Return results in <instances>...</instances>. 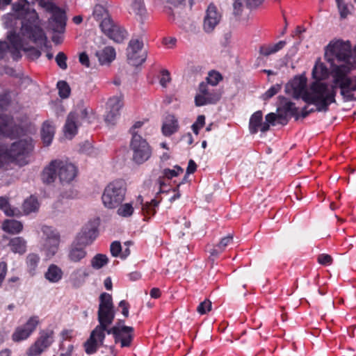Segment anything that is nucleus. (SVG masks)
<instances>
[{
    "mask_svg": "<svg viewBox=\"0 0 356 356\" xmlns=\"http://www.w3.org/2000/svg\"><path fill=\"white\" fill-rule=\"evenodd\" d=\"M352 45L349 40H332L325 49V59L330 64L332 82L339 86L345 101H356V76L348 74L355 68L350 62Z\"/></svg>",
    "mask_w": 356,
    "mask_h": 356,
    "instance_id": "f257e3e1",
    "label": "nucleus"
},
{
    "mask_svg": "<svg viewBox=\"0 0 356 356\" xmlns=\"http://www.w3.org/2000/svg\"><path fill=\"white\" fill-rule=\"evenodd\" d=\"M27 38L34 42L45 40L46 36L43 30L38 25L30 21H24L19 34L11 33L8 36L10 45L3 51V56L7 51H9L14 60L21 58L20 50L24 51V39Z\"/></svg>",
    "mask_w": 356,
    "mask_h": 356,
    "instance_id": "f03ea898",
    "label": "nucleus"
},
{
    "mask_svg": "<svg viewBox=\"0 0 356 356\" xmlns=\"http://www.w3.org/2000/svg\"><path fill=\"white\" fill-rule=\"evenodd\" d=\"M330 87L326 83L321 81H314L308 86L307 92L304 97V102L307 104H313L318 112H326L329 106L336 102V87L335 85Z\"/></svg>",
    "mask_w": 356,
    "mask_h": 356,
    "instance_id": "7ed1b4c3",
    "label": "nucleus"
},
{
    "mask_svg": "<svg viewBox=\"0 0 356 356\" xmlns=\"http://www.w3.org/2000/svg\"><path fill=\"white\" fill-rule=\"evenodd\" d=\"M33 148L34 145L31 138L13 143L9 149H5L0 147V168L8 170V165L13 163L21 166L27 164V158Z\"/></svg>",
    "mask_w": 356,
    "mask_h": 356,
    "instance_id": "20e7f679",
    "label": "nucleus"
},
{
    "mask_svg": "<svg viewBox=\"0 0 356 356\" xmlns=\"http://www.w3.org/2000/svg\"><path fill=\"white\" fill-rule=\"evenodd\" d=\"M92 16L96 21L99 22L101 30L109 38L117 42H121L125 38L126 31L114 23L108 10L104 6L96 5Z\"/></svg>",
    "mask_w": 356,
    "mask_h": 356,
    "instance_id": "39448f33",
    "label": "nucleus"
},
{
    "mask_svg": "<svg viewBox=\"0 0 356 356\" xmlns=\"http://www.w3.org/2000/svg\"><path fill=\"white\" fill-rule=\"evenodd\" d=\"M77 168L72 163L60 160H52L42 171L44 178H76Z\"/></svg>",
    "mask_w": 356,
    "mask_h": 356,
    "instance_id": "423d86ee",
    "label": "nucleus"
},
{
    "mask_svg": "<svg viewBox=\"0 0 356 356\" xmlns=\"http://www.w3.org/2000/svg\"><path fill=\"white\" fill-rule=\"evenodd\" d=\"M115 309L111 295L107 293H102L99 296V305L98 309L99 325L96 328L106 332L108 326L110 325L115 318Z\"/></svg>",
    "mask_w": 356,
    "mask_h": 356,
    "instance_id": "0eeeda50",
    "label": "nucleus"
},
{
    "mask_svg": "<svg viewBox=\"0 0 356 356\" xmlns=\"http://www.w3.org/2000/svg\"><path fill=\"white\" fill-rule=\"evenodd\" d=\"M126 188L123 183L113 181L105 188L102 199L104 206L108 209L118 207L124 199Z\"/></svg>",
    "mask_w": 356,
    "mask_h": 356,
    "instance_id": "6e6552de",
    "label": "nucleus"
},
{
    "mask_svg": "<svg viewBox=\"0 0 356 356\" xmlns=\"http://www.w3.org/2000/svg\"><path fill=\"white\" fill-rule=\"evenodd\" d=\"M55 332L54 330L47 328L40 331L39 336L35 342L26 350L27 356H40L47 350L54 342Z\"/></svg>",
    "mask_w": 356,
    "mask_h": 356,
    "instance_id": "1a4fd4ad",
    "label": "nucleus"
},
{
    "mask_svg": "<svg viewBox=\"0 0 356 356\" xmlns=\"http://www.w3.org/2000/svg\"><path fill=\"white\" fill-rule=\"evenodd\" d=\"M130 148L133 151V160L138 164L143 163L151 157L152 148L140 135L131 138Z\"/></svg>",
    "mask_w": 356,
    "mask_h": 356,
    "instance_id": "9d476101",
    "label": "nucleus"
},
{
    "mask_svg": "<svg viewBox=\"0 0 356 356\" xmlns=\"http://www.w3.org/2000/svg\"><path fill=\"white\" fill-rule=\"evenodd\" d=\"M143 42L139 39H131L127 49L129 63L134 66L143 64L146 60V54L143 52Z\"/></svg>",
    "mask_w": 356,
    "mask_h": 356,
    "instance_id": "9b49d317",
    "label": "nucleus"
},
{
    "mask_svg": "<svg viewBox=\"0 0 356 356\" xmlns=\"http://www.w3.org/2000/svg\"><path fill=\"white\" fill-rule=\"evenodd\" d=\"M106 333L113 334L115 342L120 343L122 348L129 347L134 338V328L126 325H115L107 330Z\"/></svg>",
    "mask_w": 356,
    "mask_h": 356,
    "instance_id": "f8f14e48",
    "label": "nucleus"
},
{
    "mask_svg": "<svg viewBox=\"0 0 356 356\" xmlns=\"http://www.w3.org/2000/svg\"><path fill=\"white\" fill-rule=\"evenodd\" d=\"M199 94L195 97V104L197 106L213 104L218 102L221 97L220 92L216 90L210 91L207 83L202 82L199 85Z\"/></svg>",
    "mask_w": 356,
    "mask_h": 356,
    "instance_id": "ddd939ff",
    "label": "nucleus"
},
{
    "mask_svg": "<svg viewBox=\"0 0 356 356\" xmlns=\"http://www.w3.org/2000/svg\"><path fill=\"white\" fill-rule=\"evenodd\" d=\"M47 10L52 13L50 20L51 29L56 33H64L67 20L65 13L52 3L47 4Z\"/></svg>",
    "mask_w": 356,
    "mask_h": 356,
    "instance_id": "4468645a",
    "label": "nucleus"
},
{
    "mask_svg": "<svg viewBox=\"0 0 356 356\" xmlns=\"http://www.w3.org/2000/svg\"><path fill=\"white\" fill-rule=\"evenodd\" d=\"M106 106L107 112L104 118L105 122L108 124L114 125L120 116V110L124 106L123 96H114L109 98Z\"/></svg>",
    "mask_w": 356,
    "mask_h": 356,
    "instance_id": "2eb2a0df",
    "label": "nucleus"
},
{
    "mask_svg": "<svg viewBox=\"0 0 356 356\" xmlns=\"http://www.w3.org/2000/svg\"><path fill=\"white\" fill-rule=\"evenodd\" d=\"M42 230L46 236L44 250L46 252L47 256L52 257L58 249L60 235L52 227L49 226H43Z\"/></svg>",
    "mask_w": 356,
    "mask_h": 356,
    "instance_id": "dca6fc26",
    "label": "nucleus"
},
{
    "mask_svg": "<svg viewBox=\"0 0 356 356\" xmlns=\"http://www.w3.org/2000/svg\"><path fill=\"white\" fill-rule=\"evenodd\" d=\"M39 324L38 317L31 316L27 322L22 326H18L12 334V339L15 342H19L28 339L34 332Z\"/></svg>",
    "mask_w": 356,
    "mask_h": 356,
    "instance_id": "f3484780",
    "label": "nucleus"
},
{
    "mask_svg": "<svg viewBox=\"0 0 356 356\" xmlns=\"http://www.w3.org/2000/svg\"><path fill=\"white\" fill-rule=\"evenodd\" d=\"M307 79L304 76H296L287 85L286 90L293 98L296 99H302L304 101V97L307 92Z\"/></svg>",
    "mask_w": 356,
    "mask_h": 356,
    "instance_id": "a211bd4d",
    "label": "nucleus"
},
{
    "mask_svg": "<svg viewBox=\"0 0 356 356\" xmlns=\"http://www.w3.org/2000/svg\"><path fill=\"white\" fill-rule=\"evenodd\" d=\"M20 130V127L15 123L13 117L0 115V138H14L18 136Z\"/></svg>",
    "mask_w": 356,
    "mask_h": 356,
    "instance_id": "6ab92c4d",
    "label": "nucleus"
},
{
    "mask_svg": "<svg viewBox=\"0 0 356 356\" xmlns=\"http://www.w3.org/2000/svg\"><path fill=\"white\" fill-rule=\"evenodd\" d=\"M105 333L96 327L91 332L90 337L83 344L85 351L88 355L95 353L98 348L103 345Z\"/></svg>",
    "mask_w": 356,
    "mask_h": 356,
    "instance_id": "aec40b11",
    "label": "nucleus"
},
{
    "mask_svg": "<svg viewBox=\"0 0 356 356\" xmlns=\"http://www.w3.org/2000/svg\"><path fill=\"white\" fill-rule=\"evenodd\" d=\"M222 18L221 13L213 3H211L206 10L203 27L205 31L211 32L219 24Z\"/></svg>",
    "mask_w": 356,
    "mask_h": 356,
    "instance_id": "412c9836",
    "label": "nucleus"
},
{
    "mask_svg": "<svg viewBox=\"0 0 356 356\" xmlns=\"http://www.w3.org/2000/svg\"><path fill=\"white\" fill-rule=\"evenodd\" d=\"M97 226L98 223L96 221L89 222L83 227L76 240L80 241L84 246L91 244L97 236Z\"/></svg>",
    "mask_w": 356,
    "mask_h": 356,
    "instance_id": "4be33fe9",
    "label": "nucleus"
},
{
    "mask_svg": "<svg viewBox=\"0 0 356 356\" xmlns=\"http://www.w3.org/2000/svg\"><path fill=\"white\" fill-rule=\"evenodd\" d=\"M263 113L261 111L254 112L250 118L249 130L250 134H255L260 130L266 132L269 130V124L262 122Z\"/></svg>",
    "mask_w": 356,
    "mask_h": 356,
    "instance_id": "5701e85b",
    "label": "nucleus"
},
{
    "mask_svg": "<svg viewBox=\"0 0 356 356\" xmlns=\"http://www.w3.org/2000/svg\"><path fill=\"white\" fill-rule=\"evenodd\" d=\"M86 247L76 239L69 249L67 254L69 260L73 263L80 262L87 255Z\"/></svg>",
    "mask_w": 356,
    "mask_h": 356,
    "instance_id": "b1692460",
    "label": "nucleus"
},
{
    "mask_svg": "<svg viewBox=\"0 0 356 356\" xmlns=\"http://www.w3.org/2000/svg\"><path fill=\"white\" fill-rule=\"evenodd\" d=\"M79 126V116L75 112H71L68 114L65 124L64 126L65 136L72 138L77 134Z\"/></svg>",
    "mask_w": 356,
    "mask_h": 356,
    "instance_id": "393cba45",
    "label": "nucleus"
},
{
    "mask_svg": "<svg viewBox=\"0 0 356 356\" xmlns=\"http://www.w3.org/2000/svg\"><path fill=\"white\" fill-rule=\"evenodd\" d=\"M179 128V122L177 119L174 115H168L165 116L161 131L165 136L169 137L178 131Z\"/></svg>",
    "mask_w": 356,
    "mask_h": 356,
    "instance_id": "a878e982",
    "label": "nucleus"
},
{
    "mask_svg": "<svg viewBox=\"0 0 356 356\" xmlns=\"http://www.w3.org/2000/svg\"><path fill=\"white\" fill-rule=\"evenodd\" d=\"M95 56L97 57L99 63L101 65H106L110 64L115 60L116 53L113 47L107 46L97 51Z\"/></svg>",
    "mask_w": 356,
    "mask_h": 356,
    "instance_id": "bb28decb",
    "label": "nucleus"
},
{
    "mask_svg": "<svg viewBox=\"0 0 356 356\" xmlns=\"http://www.w3.org/2000/svg\"><path fill=\"white\" fill-rule=\"evenodd\" d=\"M55 134V126L52 122L46 120L43 122L41 128V138L45 146H49Z\"/></svg>",
    "mask_w": 356,
    "mask_h": 356,
    "instance_id": "cd10ccee",
    "label": "nucleus"
},
{
    "mask_svg": "<svg viewBox=\"0 0 356 356\" xmlns=\"http://www.w3.org/2000/svg\"><path fill=\"white\" fill-rule=\"evenodd\" d=\"M131 244V241H127L124 245L127 246L122 250L120 242L115 241L111 244L110 251L113 257H120L122 259H126L130 254V250L129 246Z\"/></svg>",
    "mask_w": 356,
    "mask_h": 356,
    "instance_id": "c85d7f7f",
    "label": "nucleus"
},
{
    "mask_svg": "<svg viewBox=\"0 0 356 356\" xmlns=\"http://www.w3.org/2000/svg\"><path fill=\"white\" fill-rule=\"evenodd\" d=\"M286 42L281 40L275 44H264L259 47V53L261 56L268 57L282 49Z\"/></svg>",
    "mask_w": 356,
    "mask_h": 356,
    "instance_id": "c756f323",
    "label": "nucleus"
},
{
    "mask_svg": "<svg viewBox=\"0 0 356 356\" xmlns=\"http://www.w3.org/2000/svg\"><path fill=\"white\" fill-rule=\"evenodd\" d=\"M89 276L88 270L85 268H79L74 270L70 275V282L75 288L81 286Z\"/></svg>",
    "mask_w": 356,
    "mask_h": 356,
    "instance_id": "7c9ffc66",
    "label": "nucleus"
},
{
    "mask_svg": "<svg viewBox=\"0 0 356 356\" xmlns=\"http://www.w3.org/2000/svg\"><path fill=\"white\" fill-rule=\"evenodd\" d=\"M137 201L141 205V209L143 214L146 216L151 217L154 216L156 212V208L158 207L160 201L156 199L151 200L150 202L143 203V199L141 195H138Z\"/></svg>",
    "mask_w": 356,
    "mask_h": 356,
    "instance_id": "2f4dec72",
    "label": "nucleus"
},
{
    "mask_svg": "<svg viewBox=\"0 0 356 356\" xmlns=\"http://www.w3.org/2000/svg\"><path fill=\"white\" fill-rule=\"evenodd\" d=\"M283 100L282 107L279 108V111L283 112L285 117L290 115L296 118V120L299 119V109L296 104L285 97H283ZM286 118L287 119V118Z\"/></svg>",
    "mask_w": 356,
    "mask_h": 356,
    "instance_id": "473e14b6",
    "label": "nucleus"
},
{
    "mask_svg": "<svg viewBox=\"0 0 356 356\" xmlns=\"http://www.w3.org/2000/svg\"><path fill=\"white\" fill-rule=\"evenodd\" d=\"M328 74L327 67L319 58L316 61L315 65L312 70V77L315 79V81H321L326 79Z\"/></svg>",
    "mask_w": 356,
    "mask_h": 356,
    "instance_id": "72a5a7b5",
    "label": "nucleus"
},
{
    "mask_svg": "<svg viewBox=\"0 0 356 356\" xmlns=\"http://www.w3.org/2000/svg\"><path fill=\"white\" fill-rule=\"evenodd\" d=\"M233 243V236L229 234L221 238L220 242L211 250V256L217 257Z\"/></svg>",
    "mask_w": 356,
    "mask_h": 356,
    "instance_id": "f704fd0d",
    "label": "nucleus"
},
{
    "mask_svg": "<svg viewBox=\"0 0 356 356\" xmlns=\"http://www.w3.org/2000/svg\"><path fill=\"white\" fill-rule=\"evenodd\" d=\"M2 229L6 232L16 234L22 230L23 225L15 220H6L2 224Z\"/></svg>",
    "mask_w": 356,
    "mask_h": 356,
    "instance_id": "c9c22d12",
    "label": "nucleus"
},
{
    "mask_svg": "<svg viewBox=\"0 0 356 356\" xmlns=\"http://www.w3.org/2000/svg\"><path fill=\"white\" fill-rule=\"evenodd\" d=\"M62 277V270L55 264H51L45 273V278L50 282H58L61 280Z\"/></svg>",
    "mask_w": 356,
    "mask_h": 356,
    "instance_id": "e433bc0d",
    "label": "nucleus"
},
{
    "mask_svg": "<svg viewBox=\"0 0 356 356\" xmlns=\"http://www.w3.org/2000/svg\"><path fill=\"white\" fill-rule=\"evenodd\" d=\"M40 203L38 199L33 195H31L29 197L26 198L22 204V210L26 215L38 211Z\"/></svg>",
    "mask_w": 356,
    "mask_h": 356,
    "instance_id": "4c0bfd02",
    "label": "nucleus"
},
{
    "mask_svg": "<svg viewBox=\"0 0 356 356\" xmlns=\"http://www.w3.org/2000/svg\"><path fill=\"white\" fill-rule=\"evenodd\" d=\"M9 246L13 252L24 254L26 250V242L22 237H15L10 241Z\"/></svg>",
    "mask_w": 356,
    "mask_h": 356,
    "instance_id": "58836bf2",
    "label": "nucleus"
},
{
    "mask_svg": "<svg viewBox=\"0 0 356 356\" xmlns=\"http://www.w3.org/2000/svg\"><path fill=\"white\" fill-rule=\"evenodd\" d=\"M40 262V257L35 253L29 254L26 259V264L28 272L31 275L35 274L38 266Z\"/></svg>",
    "mask_w": 356,
    "mask_h": 356,
    "instance_id": "ea45409f",
    "label": "nucleus"
},
{
    "mask_svg": "<svg viewBox=\"0 0 356 356\" xmlns=\"http://www.w3.org/2000/svg\"><path fill=\"white\" fill-rule=\"evenodd\" d=\"M131 10V13L138 16L140 20H143L147 13L143 0H134Z\"/></svg>",
    "mask_w": 356,
    "mask_h": 356,
    "instance_id": "a19ab883",
    "label": "nucleus"
},
{
    "mask_svg": "<svg viewBox=\"0 0 356 356\" xmlns=\"http://www.w3.org/2000/svg\"><path fill=\"white\" fill-rule=\"evenodd\" d=\"M29 3L26 0H18L13 4V11L18 17H23L29 10Z\"/></svg>",
    "mask_w": 356,
    "mask_h": 356,
    "instance_id": "79ce46f5",
    "label": "nucleus"
},
{
    "mask_svg": "<svg viewBox=\"0 0 356 356\" xmlns=\"http://www.w3.org/2000/svg\"><path fill=\"white\" fill-rule=\"evenodd\" d=\"M222 79L223 77L222 74L219 72L213 70L209 72L207 82L208 84L216 86L222 81Z\"/></svg>",
    "mask_w": 356,
    "mask_h": 356,
    "instance_id": "37998d69",
    "label": "nucleus"
},
{
    "mask_svg": "<svg viewBox=\"0 0 356 356\" xmlns=\"http://www.w3.org/2000/svg\"><path fill=\"white\" fill-rule=\"evenodd\" d=\"M57 88L58 95L62 99H66L70 97L71 89L68 83L65 81H59L57 83Z\"/></svg>",
    "mask_w": 356,
    "mask_h": 356,
    "instance_id": "c03bdc74",
    "label": "nucleus"
},
{
    "mask_svg": "<svg viewBox=\"0 0 356 356\" xmlns=\"http://www.w3.org/2000/svg\"><path fill=\"white\" fill-rule=\"evenodd\" d=\"M108 261V257L105 254H97L92 258L91 266L95 269H99L105 266Z\"/></svg>",
    "mask_w": 356,
    "mask_h": 356,
    "instance_id": "a18cd8bd",
    "label": "nucleus"
},
{
    "mask_svg": "<svg viewBox=\"0 0 356 356\" xmlns=\"http://www.w3.org/2000/svg\"><path fill=\"white\" fill-rule=\"evenodd\" d=\"M0 209L3 210L6 216H13L17 215V210L12 208L7 199L0 197Z\"/></svg>",
    "mask_w": 356,
    "mask_h": 356,
    "instance_id": "49530a36",
    "label": "nucleus"
},
{
    "mask_svg": "<svg viewBox=\"0 0 356 356\" xmlns=\"http://www.w3.org/2000/svg\"><path fill=\"white\" fill-rule=\"evenodd\" d=\"M184 172V169L179 165H175L172 169L165 168L163 172V178H173L180 176Z\"/></svg>",
    "mask_w": 356,
    "mask_h": 356,
    "instance_id": "de8ad7c7",
    "label": "nucleus"
},
{
    "mask_svg": "<svg viewBox=\"0 0 356 356\" xmlns=\"http://www.w3.org/2000/svg\"><path fill=\"white\" fill-rule=\"evenodd\" d=\"M277 119L283 120V122H281L282 124H286L288 122V119L284 116L283 113H280L278 115H277L274 113H270L266 115V122L264 123H268L269 125H273Z\"/></svg>",
    "mask_w": 356,
    "mask_h": 356,
    "instance_id": "09e8293b",
    "label": "nucleus"
},
{
    "mask_svg": "<svg viewBox=\"0 0 356 356\" xmlns=\"http://www.w3.org/2000/svg\"><path fill=\"white\" fill-rule=\"evenodd\" d=\"M119 216L122 217H130L134 213V207L130 203L122 204L117 211Z\"/></svg>",
    "mask_w": 356,
    "mask_h": 356,
    "instance_id": "8fccbe9b",
    "label": "nucleus"
},
{
    "mask_svg": "<svg viewBox=\"0 0 356 356\" xmlns=\"http://www.w3.org/2000/svg\"><path fill=\"white\" fill-rule=\"evenodd\" d=\"M205 125V116L204 115H198L196 121L193 124L191 128L195 135L199 134L200 130Z\"/></svg>",
    "mask_w": 356,
    "mask_h": 356,
    "instance_id": "3c124183",
    "label": "nucleus"
},
{
    "mask_svg": "<svg viewBox=\"0 0 356 356\" xmlns=\"http://www.w3.org/2000/svg\"><path fill=\"white\" fill-rule=\"evenodd\" d=\"M338 9L341 18H346L350 14V10L348 4L343 0H336Z\"/></svg>",
    "mask_w": 356,
    "mask_h": 356,
    "instance_id": "603ef678",
    "label": "nucleus"
},
{
    "mask_svg": "<svg viewBox=\"0 0 356 356\" xmlns=\"http://www.w3.org/2000/svg\"><path fill=\"white\" fill-rule=\"evenodd\" d=\"M211 302L206 299L197 306V312L201 315L205 314L211 311Z\"/></svg>",
    "mask_w": 356,
    "mask_h": 356,
    "instance_id": "864d4df0",
    "label": "nucleus"
},
{
    "mask_svg": "<svg viewBox=\"0 0 356 356\" xmlns=\"http://www.w3.org/2000/svg\"><path fill=\"white\" fill-rule=\"evenodd\" d=\"M56 62L58 67L62 70H66L67 67V56L65 53L60 51L56 56Z\"/></svg>",
    "mask_w": 356,
    "mask_h": 356,
    "instance_id": "5fc2aeb1",
    "label": "nucleus"
},
{
    "mask_svg": "<svg viewBox=\"0 0 356 356\" xmlns=\"http://www.w3.org/2000/svg\"><path fill=\"white\" fill-rule=\"evenodd\" d=\"M281 86L278 84L271 86L266 92L264 94V99L265 100L269 99L280 90Z\"/></svg>",
    "mask_w": 356,
    "mask_h": 356,
    "instance_id": "6e6d98bb",
    "label": "nucleus"
},
{
    "mask_svg": "<svg viewBox=\"0 0 356 356\" xmlns=\"http://www.w3.org/2000/svg\"><path fill=\"white\" fill-rule=\"evenodd\" d=\"M169 180L170 179H165V181H169ZM156 184L158 185V188H159L158 191H156L157 194L158 193H168L171 190L170 186L164 181V179L163 180L159 179Z\"/></svg>",
    "mask_w": 356,
    "mask_h": 356,
    "instance_id": "4d7b16f0",
    "label": "nucleus"
},
{
    "mask_svg": "<svg viewBox=\"0 0 356 356\" xmlns=\"http://www.w3.org/2000/svg\"><path fill=\"white\" fill-rule=\"evenodd\" d=\"M165 3L169 6V8L165 10V12L169 15L172 14L171 8H177L181 5H183L186 0H165Z\"/></svg>",
    "mask_w": 356,
    "mask_h": 356,
    "instance_id": "13d9d810",
    "label": "nucleus"
},
{
    "mask_svg": "<svg viewBox=\"0 0 356 356\" xmlns=\"http://www.w3.org/2000/svg\"><path fill=\"white\" fill-rule=\"evenodd\" d=\"M171 81L170 72L167 70L161 71L160 84L163 87H166L167 84Z\"/></svg>",
    "mask_w": 356,
    "mask_h": 356,
    "instance_id": "bf43d9fd",
    "label": "nucleus"
},
{
    "mask_svg": "<svg viewBox=\"0 0 356 356\" xmlns=\"http://www.w3.org/2000/svg\"><path fill=\"white\" fill-rule=\"evenodd\" d=\"M24 51L27 53V56L31 60L38 59L41 55V52L35 47L29 49L24 47Z\"/></svg>",
    "mask_w": 356,
    "mask_h": 356,
    "instance_id": "052dcab7",
    "label": "nucleus"
},
{
    "mask_svg": "<svg viewBox=\"0 0 356 356\" xmlns=\"http://www.w3.org/2000/svg\"><path fill=\"white\" fill-rule=\"evenodd\" d=\"M318 262L322 265L328 266L332 264V259L329 254H321L318 257Z\"/></svg>",
    "mask_w": 356,
    "mask_h": 356,
    "instance_id": "680f3d73",
    "label": "nucleus"
},
{
    "mask_svg": "<svg viewBox=\"0 0 356 356\" xmlns=\"http://www.w3.org/2000/svg\"><path fill=\"white\" fill-rule=\"evenodd\" d=\"M73 335V331L72 330H63L60 332V337H61V344L60 345V348H63V342L64 341L70 340L72 338Z\"/></svg>",
    "mask_w": 356,
    "mask_h": 356,
    "instance_id": "e2e57ef3",
    "label": "nucleus"
},
{
    "mask_svg": "<svg viewBox=\"0 0 356 356\" xmlns=\"http://www.w3.org/2000/svg\"><path fill=\"white\" fill-rule=\"evenodd\" d=\"M10 102V99L8 93L0 95V111L6 108L9 105Z\"/></svg>",
    "mask_w": 356,
    "mask_h": 356,
    "instance_id": "0e129e2a",
    "label": "nucleus"
},
{
    "mask_svg": "<svg viewBox=\"0 0 356 356\" xmlns=\"http://www.w3.org/2000/svg\"><path fill=\"white\" fill-rule=\"evenodd\" d=\"M119 307L122 309V314L125 318L129 316V304L126 300H121L119 303Z\"/></svg>",
    "mask_w": 356,
    "mask_h": 356,
    "instance_id": "69168bd1",
    "label": "nucleus"
},
{
    "mask_svg": "<svg viewBox=\"0 0 356 356\" xmlns=\"http://www.w3.org/2000/svg\"><path fill=\"white\" fill-rule=\"evenodd\" d=\"M79 60L82 65L86 67H90V59L88 54L86 52H82L79 54Z\"/></svg>",
    "mask_w": 356,
    "mask_h": 356,
    "instance_id": "338daca9",
    "label": "nucleus"
},
{
    "mask_svg": "<svg viewBox=\"0 0 356 356\" xmlns=\"http://www.w3.org/2000/svg\"><path fill=\"white\" fill-rule=\"evenodd\" d=\"M177 42V40L175 38L167 37L163 39L162 43L168 48H173Z\"/></svg>",
    "mask_w": 356,
    "mask_h": 356,
    "instance_id": "774afa93",
    "label": "nucleus"
}]
</instances>
